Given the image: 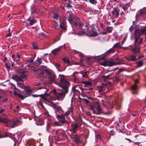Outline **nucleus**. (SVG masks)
Wrapping results in <instances>:
<instances>
[{
  "label": "nucleus",
  "instance_id": "1",
  "mask_svg": "<svg viewBox=\"0 0 146 146\" xmlns=\"http://www.w3.org/2000/svg\"><path fill=\"white\" fill-rule=\"evenodd\" d=\"M68 20L70 22L72 26H75L78 27L80 29H82L80 30H77L75 32V34L79 36L87 35L89 36L90 35V33H88V27L86 25H84L80 19L77 17H75L73 18L72 17L71 15L69 14Z\"/></svg>",
  "mask_w": 146,
  "mask_h": 146
},
{
  "label": "nucleus",
  "instance_id": "2",
  "mask_svg": "<svg viewBox=\"0 0 146 146\" xmlns=\"http://www.w3.org/2000/svg\"><path fill=\"white\" fill-rule=\"evenodd\" d=\"M60 81L59 86L61 88L60 90L61 91V92L57 93L55 90H54L53 93L56 98L58 100H62L68 92L69 85L68 82L66 80L64 75H62L60 76Z\"/></svg>",
  "mask_w": 146,
  "mask_h": 146
},
{
  "label": "nucleus",
  "instance_id": "3",
  "mask_svg": "<svg viewBox=\"0 0 146 146\" xmlns=\"http://www.w3.org/2000/svg\"><path fill=\"white\" fill-rule=\"evenodd\" d=\"M146 32V26L141 27V28L135 29L134 31L135 42L134 48L132 50L133 52L137 54L140 52V45L142 42L143 39L140 38V36Z\"/></svg>",
  "mask_w": 146,
  "mask_h": 146
},
{
  "label": "nucleus",
  "instance_id": "4",
  "mask_svg": "<svg viewBox=\"0 0 146 146\" xmlns=\"http://www.w3.org/2000/svg\"><path fill=\"white\" fill-rule=\"evenodd\" d=\"M124 62V60L122 59H119L118 58L114 60H106L103 62L101 63V64L106 66H112L116 65H121L124 64L123 62Z\"/></svg>",
  "mask_w": 146,
  "mask_h": 146
},
{
  "label": "nucleus",
  "instance_id": "5",
  "mask_svg": "<svg viewBox=\"0 0 146 146\" xmlns=\"http://www.w3.org/2000/svg\"><path fill=\"white\" fill-rule=\"evenodd\" d=\"M56 117L58 120V122H54L53 123V125L54 126H61L64 125L65 124L68 123V121L65 119L62 115H59L56 114Z\"/></svg>",
  "mask_w": 146,
  "mask_h": 146
},
{
  "label": "nucleus",
  "instance_id": "6",
  "mask_svg": "<svg viewBox=\"0 0 146 146\" xmlns=\"http://www.w3.org/2000/svg\"><path fill=\"white\" fill-rule=\"evenodd\" d=\"M90 109L92 110L93 113L99 115L102 112V109L99 104L96 103L94 105H90Z\"/></svg>",
  "mask_w": 146,
  "mask_h": 146
},
{
  "label": "nucleus",
  "instance_id": "7",
  "mask_svg": "<svg viewBox=\"0 0 146 146\" xmlns=\"http://www.w3.org/2000/svg\"><path fill=\"white\" fill-rule=\"evenodd\" d=\"M82 124L80 122H72L70 125V131L73 133H75Z\"/></svg>",
  "mask_w": 146,
  "mask_h": 146
},
{
  "label": "nucleus",
  "instance_id": "8",
  "mask_svg": "<svg viewBox=\"0 0 146 146\" xmlns=\"http://www.w3.org/2000/svg\"><path fill=\"white\" fill-rule=\"evenodd\" d=\"M91 31H90L88 29V33L90 34V35H89V36H93L97 35L98 33H97L98 30V28L96 24H92L91 26Z\"/></svg>",
  "mask_w": 146,
  "mask_h": 146
},
{
  "label": "nucleus",
  "instance_id": "9",
  "mask_svg": "<svg viewBox=\"0 0 146 146\" xmlns=\"http://www.w3.org/2000/svg\"><path fill=\"white\" fill-rule=\"evenodd\" d=\"M32 96L33 97H37L40 96L43 99V100H45L46 101H49L52 99V97L48 94H46L45 93L44 94H41L40 95H37L36 94H33Z\"/></svg>",
  "mask_w": 146,
  "mask_h": 146
},
{
  "label": "nucleus",
  "instance_id": "10",
  "mask_svg": "<svg viewBox=\"0 0 146 146\" xmlns=\"http://www.w3.org/2000/svg\"><path fill=\"white\" fill-rule=\"evenodd\" d=\"M10 120H9L7 116L5 114L1 115L0 117V121L1 123H4L6 124V125L9 126L10 123L9 122Z\"/></svg>",
  "mask_w": 146,
  "mask_h": 146
},
{
  "label": "nucleus",
  "instance_id": "11",
  "mask_svg": "<svg viewBox=\"0 0 146 146\" xmlns=\"http://www.w3.org/2000/svg\"><path fill=\"white\" fill-rule=\"evenodd\" d=\"M48 81L50 84H51L53 82H55L56 76L52 73L48 72Z\"/></svg>",
  "mask_w": 146,
  "mask_h": 146
},
{
  "label": "nucleus",
  "instance_id": "12",
  "mask_svg": "<svg viewBox=\"0 0 146 146\" xmlns=\"http://www.w3.org/2000/svg\"><path fill=\"white\" fill-rule=\"evenodd\" d=\"M9 122L10 123L9 126H11L12 128H14L17 123H20L21 121L19 119H16L13 121L10 120Z\"/></svg>",
  "mask_w": 146,
  "mask_h": 146
},
{
  "label": "nucleus",
  "instance_id": "13",
  "mask_svg": "<svg viewBox=\"0 0 146 146\" xmlns=\"http://www.w3.org/2000/svg\"><path fill=\"white\" fill-rule=\"evenodd\" d=\"M139 81L138 80H137L134 81V84L131 87V88L133 90L132 93L134 94H137V93L136 90L137 89V84L138 83Z\"/></svg>",
  "mask_w": 146,
  "mask_h": 146
},
{
  "label": "nucleus",
  "instance_id": "14",
  "mask_svg": "<svg viewBox=\"0 0 146 146\" xmlns=\"http://www.w3.org/2000/svg\"><path fill=\"white\" fill-rule=\"evenodd\" d=\"M52 107L55 110V112L56 113H57L58 112L60 113V112L63 111V110L61 107L57 106L55 104L53 105Z\"/></svg>",
  "mask_w": 146,
  "mask_h": 146
},
{
  "label": "nucleus",
  "instance_id": "15",
  "mask_svg": "<svg viewBox=\"0 0 146 146\" xmlns=\"http://www.w3.org/2000/svg\"><path fill=\"white\" fill-rule=\"evenodd\" d=\"M119 10L117 8H114L111 12L113 16L116 17H117L119 14Z\"/></svg>",
  "mask_w": 146,
  "mask_h": 146
},
{
  "label": "nucleus",
  "instance_id": "16",
  "mask_svg": "<svg viewBox=\"0 0 146 146\" xmlns=\"http://www.w3.org/2000/svg\"><path fill=\"white\" fill-rule=\"evenodd\" d=\"M146 7H144L141 9H140L138 11L136 15V17L139 16L144 14L146 12Z\"/></svg>",
  "mask_w": 146,
  "mask_h": 146
},
{
  "label": "nucleus",
  "instance_id": "17",
  "mask_svg": "<svg viewBox=\"0 0 146 146\" xmlns=\"http://www.w3.org/2000/svg\"><path fill=\"white\" fill-rule=\"evenodd\" d=\"M72 112V109L70 108L68 111L65 112L64 114H61L60 115H62L64 117L65 119H66L65 116L66 117L67 119H68V116Z\"/></svg>",
  "mask_w": 146,
  "mask_h": 146
},
{
  "label": "nucleus",
  "instance_id": "18",
  "mask_svg": "<svg viewBox=\"0 0 146 146\" xmlns=\"http://www.w3.org/2000/svg\"><path fill=\"white\" fill-rule=\"evenodd\" d=\"M31 90L29 89H26L23 91L22 93L25 96H27V97L30 94L31 92Z\"/></svg>",
  "mask_w": 146,
  "mask_h": 146
},
{
  "label": "nucleus",
  "instance_id": "19",
  "mask_svg": "<svg viewBox=\"0 0 146 146\" xmlns=\"http://www.w3.org/2000/svg\"><path fill=\"white\" fill-rule=\"evenodd\" d=\"M11 78L17 81H19L21 80V79L20 78L19 75H15L13 76Z\"/></svg>",
  "mask_w": 146,
  "mask_h": 146
},
{
  "label": "nucleus",
  "instance_id": "20",
  "mask_svg": "<svg viewBox=\"0 0 146 146\" xmlns=\"http://www.w3.org/2000/svg\"><path fill=\"white\" fill-rule=\"evenodd\" d=\"M115 50L113 48H111L107 51L105 53V55L106 56H108L111 53H113L115 52Z\"/></svg>",
  "mask_w": 146,
  "mask_h": 146
},
{
  "label": "nucleus",
  "instance_id": "21",
  "mask_svg": "<svg viewBox=\"0 0 146 146\" xmlns=\"http://www.w3.org/2000/svg\"><path fill=\"white\" fill-rule=\"evenodd\" d=\"M14 93L15 95L18 96L22 100L24 99L26 97H27V96H23V95L21 94H18L15 91H14Z\"/></svg>",
  "mask_w": 146,
  "mask_h": 146
},
{
  "label": "nucleus",
  "instance_id": "22",
  "mask_svg": "<svg viewBox=\"0 0 146 146\" xmlns=\"http://www.w3.org/2000/svg\"><path fill=\"white\" fill-rule=\"evenodd\" d=\"M82 83L84 84L85 87H88L92 85V83L89 81H82Z\"/></svg>",
  "mask_w": 146,
  "mask_h": 146
},
{
  "label": "nucleus",
  "instance_id": "23",
  "mask_svg": "<svg viewBox=\"0 0 146 146\" xmlns=\"http://www.w3.org/2000/svg\"><path fill=\"white\" fill-rule=\"evenodd\" d=\"M27 21H29V25H33L34 23L36 22V20L35 19H30V18L27 20Z\"/></svg>",
  "mask_w": 146,
  "mask_h": 146
},
{
  "label": "nucleus",
  "instance_id": "24",
  "mask_svg": "<svg viewBox=\"0 0 146 146\" xmlns=\"http://www.w3.org/2000/svg\"><path fill=\"white\" fill-rule=\"evenodd\" d=\"M42 62V59L41 58H37L35 62L34 63L40 65L41 64Z\"/></svg>",
  "mask_w": 146,
  "mask_h": 146
},
{
  "label": "nucleus",
  "instance_id": "25",
  "mask_svg": "<svg viewBox=\"0 0 146 146\" xmlns=\"http://www.w3.org/2000/svg\"><path fill=\"white\" fill-rule=\"evenodd\" d=\"M60 28L62 29L63 30H65L66 27V23L64 22H62L60 25Z\"/></svg>",
  "mask_w": 146,
  "mask_h": 146
},
{
  "label": "nucleus",
  "instance_id": "26",
  "mask_svg": "<svg viewBox=\"0 0 146 146\" xmlns=\"http://www.w3.org/2000/svg\"><path fill=\"white\" fill-rule=\"evenodd\" d=\"M19 77L21 79V81L23 82L26 79V76L24 74H21L19 75Z\"/></svg>",
  "mask_w": 146,
  "mask_h": 146
},
{
  "label": "nucleus",
  "instance_id": "27",
  "mask_svg": "<svg viewBox=\"0 0 146 146\" xmlns=\"http://www.w3.org/2000/svg\"><path fill=\"white\" fill-rule=\"evenodd\" d=\"M136 57V55H131L129 58H127V59L129 61H135V60Z\"/></svg>",
  "mask_w": 146,
  "mask_h": 146
},
{
  "label": "nucleus",
  "instance_id": "28",
  "mask_svg": "<svg viewBox=\"0 0 146 146\" xmlns=\"http://www.w3.org/2000/svg\"><path fill=\"white\" fill-rule=\"evenodd\" d=\"M11 137L10 134L9 133L7 132L4 135H2L0 133V138L7 137Z\"/></svg>",
  "mask_w": 146,
  "mask_h": 146
},
{
  "label": "nucleus",
  "instance_id": "29",
  "mask_svg": "<svg viewBox=\"0 0 146 146\" xmlns=\"http://www.w3.org/2000/svg\"><path fill=\"white\" fill-rule=\"evenodd\" d=\"M137 65L136 66L138 68L141 67L143 65V60H141L138 61L137 62Z\"/></svg>",
  "mask_w": 146,
  "mask_h": 146
},
{
  "label": "nucleus",
  "instance_id": "30",
  "mask_svg": "<svg viewBox=\"0 0 146 146\" xmlns=\"http://www.w3.org/2000/svg\"><path fill=\"white\" fill-rule=\"evenodd\" d=\"M88 71L84 72L83 71H80V73L82 74V76L83 77H86L88 76L87 74Z\"/></svg>",
  "mask_w": 146,
  "mask_h": 146
},
{
  "label": "nucleus",
  "instance_id": "31",
  "mask_svg": "<svg viewBox=\"0 0 146 146\" xmlns=\"http://www.w3.org/2000/svg\"><path fill=\"white\" fill-rule=\"evenodd\" d=\"M44 123V121L42 119H39L38 120V121L36 122V124L37 125H41L43 124Z\"/></svg>",
  "mask_w": 146,
  "mask_h": 146
},
{
  "label": "nucleus",
  "instance_id": "32",
  "mask_svg": "<svg viewBox=\"0 0 146 146\" xmlns=\"http://www.w3.org/2000/svg\"><path fill=\"white\" fill-rule=\"evenodd\" d=\"M135 25L133 24L132 25H131L129 29V31L131 33L132 31L134 30V29L135 28Z\"/></svg>",
  "mask_w": 146,
  "mask_h": 146
},
{
  "label": "nucleus",
  "instance_id": "33",
  "mask_svg": "<svg viewBox=\"0 0 146 146\" xmlns=\"http://www.w3.org/2000/svg\"><path fill=\"white\" fill-rule=\"evenodd\" d=\"M17 86L22 88H24L25 87V86L24 85L23 83H17Z\"/></svg>",
  "mask_w": 146,
  "mask_h": 146
},
{
  "label": "nucleus",
  "instance_id": "34",
  "mask_svg": "<svg viewBox=\"0 0 146 146\" xmlns=\"http://www.w3.org/2000/svg\"><path fill=\"white\" fill-rule=\"evenodd\" d=\"M75 7L81 10L83 8V6L80 4H77L75 6Z\"/></svg>",
  "mask_w": 146,
  "mask_h": 146
},
{
  "label": "nucleus",
  "instance_id": "35",
  "mask_svg": "<svg viewBox=\"0 0 146 146\" xmlns=\"http://www.w3.org/2000/svg\"><path fill=\"white\" fill-rule=\"evenodd\" d=\"M109 76L110 75H107L106 76L105 75L103 76H102V78H103L104 81L105 82H106L108 80Z\"/></svg>",
  "mask_w": 146,
  "mask_h": 146
},
{
  "label": "nucleus",
  "instance_id": "36",
  "mask_svg": "<svg viewBox=\"0 0 146 146\" xmlns=\"http://www.w3.org/2000/svg\"><path fill=\"white\" fill-rule=\"evenodd\" d=\"M32 70L35 73L37 74H39L42 71V69H38L36 70L33 69Z\"/></svg>",
  "mask_w": 146,
  "mask_h": 146
},
{
  "label": "nucleus",
  "instance_id": "37",
  "mask_svg": "<svg viewBox=\"0 0 146 146\" xmlns=\"http://www.w3.org/2000/svg\"><path fill=\"white\" fill-rule=\"evenodd\" d=\"M76 86H73L72 89V92L73 93H75L76 92H79L78 90L76 89Z\"/></svg>",
  "mask_w": 146,
  "mask_h": 146
},
{
  "label": "nucleus",
  "instance_id": "38",
  "mask_svg": "<svg viewBox=\"0 0 146 146\" xmlns=\"http://www.w3.org/2000/svg\"><path fill=\"white\" fill-rule=\"evenodd\" d=\"M113 28L111 27H108L107 29V31L108 33H111L112 31Z\"/></svg>",
  "mask_w": 146,
  "mask_h": 146
},
{
  "label": "nucleus",
  "instance_id": "39",
  "mask_svg": "<svg viewBox=\"0 0 146 146\" xmlns=\"http://www.w3.org/2000/svg\"><path fill=\"white\" fill-rule=\"evenodd\" d=\"M62 60L65 63H66L68 64L70 63V61L68 59H66L65 58H63L62 59Z\"/></svg>",
  "mask_w": 146,
  "mask_h": 146
},
{
  "label": "nucleus",
  "instance_id": "40",
  "mask_svg": "<svg viewBox=\"0 0 146 146\" xmlns=\"http://www.w3.org/2000/svg\"><path fill=\"white\" fill-rule=\"evenodd\" d=\"M50 124L49 123H48L47 125V126H46V131L48 132H49V130H50Z\"/></svg>",
  "mask_w": 146,
  "mask_h": 146
},
{
  "label": "nucleus",
  "instance_id": "41",
  "mask_svg": "<svg viewBox=\"0 0 146 146\" xmlns=\"http://www.w3.org/2000/svg\"><path fill=\"white\" fill-rule=\"evenodd\" d=\"M90 3L93 4H96L97 3V1L96 0H89Z\"/></svg>",
  "mask_w": 146,
  "mask_h": 146
},
{
  "label": "nucleus",
  "instance_id": "42",
  "mask_svg": "<svg viewBox=\"0 0 146 146\" xmlns=\"http://www.w3.org/2000/svg\"><path fill=\"white\" fill-rule=\"evenodd\" d=\"M53 17L54 19H56V20H58L59 17L57 14H54L53 16Z\"/></svg>",
  "mask_w": 146,
  "mask_h": 146
},
{
  "label": "nucleus",
  "instance_id": "43",
  "mask_svg": "<svg viewBox=\"0 0 146 146\" xmlns=\"http://www.w3.org/2000/svg\"><path fill=\"white\" fill-rule=\"evenodd\" d=\"M120 46L119 45V43L117 42L113 46V48H117L118 47H120Z\"/></svg>",
  "mask_w": 146,
  "mask_h": 146
},
{
  "label": "nucleus",
  "instance_id": "44",
  "mask_svg": "<svg viewBox=\"0 0 146 146\" xmlns=\"http://www.w3.org/2000/svg\"><path fill=\"white\" fill-rule=\"evenodd\" d=\"M75 141L77 143H79L80 142V140L78 137H76L75 139Z\"/></svg>",
  "mask_w": 146,
  "mask_h": 146
},
{
  "label": "nucleus",
  "instance_id": "45",
  "mask_svg": "<svg viewBox=\"0 0 146 146\" xmlns=\"http://www.w3.org/2000/svg\"><path fill=\"white\" fill-rule=\"evenodd\" d=\"M54 131V133L57 135H58L59 134L62 133V132L60 130H57Z\"/></svg>",
  "mask_w": 146,
  "mask_h": 146
},
{
  "label": "nucleus",
  "instance_id": "46",
  "mask_svg": "<svg viewBox=\"0 0 146 146\" xmlns=\"http://www.w3.org/2000/svg\"><path fill=\"white\" fill-rule=\"evenodd\" d=\"M129 7V5L128 4H126L125 6L123 7L122 8L123 9L124 11H125V9H127Z\"/></svg>",
  "mask_w": 146,
  "mask_h": 146
},
{
  "label": "nucleus",
  "instance_id": "47",
  "mask_svg": "<svg viewBox=\"0 0 146 146\" xmlns=\"http://www.w3.org/2000/svg\"><path fill=\"white\" fill-rule=\"evenodd\" d=\"M105 89V88L103 87H100V89L99 90V92H101L102 91H104Z\"/></svg>",
  "mask_w": 146,
  "mask_h": 146
},
{
  "label": "nucleus",
  "instance_id": "48",
  "mask_svg": "<svg viewBox=\"0 0 146 146\" xmlns=\"http://www.w3.org/2000/svg\"><path fill=\"white\" fill-rule=\"evenodd\" d=\"M3 92L0 90V99L3 98Z\"/></svg>",
  "mask_w": 146,
  "mask_h": 146
},
{
  "label": "nucleus",
  "instance_id": "49",
  "mask_svg": "<svg viewBox=\"0 0 146 146\" xmlns=\"http://www.w3.org/2000/svg\"><path fill=\"white\" fill-rule=\"evenodd\" d=\"M51 53L53 54L54 55H57V52L54 49V50H52L51 52Z\"/></svg>",
  "mask_w": 146,
  "mask_h": 146
},
{
  "label": "nucleus",
  "instance_id": "50",
  "mask_svg": "<svg viewBox=\"0 0 146 146\" xmlns=\"http://www.w3.org/2000/svg\"><path fill=\"white\" fill-rule=\"evenodd\" d=\"M34 61V60L33 59H29L27 60V61L30 63H32Z\"/></svg>",
  "mask_w": 146,
  "mask_h": 146
},
{
  "label": "nucleus",
  "instance_id": "51",
  "mask_svg": "<svg viewBox=\"0 0 146 146\" xmlns=\"http://www.w3.org/2000/svg\"><path fill=\"white\" fill-rule=\"evenodd\" d=\"M115 133L114 132V131L112 130H111L110 131V135L111 136V135H112V136H113V135H115Z\"/></svg>",
  "mask_w": 146,
  "mask_h": 146
},
{
  "label": "nucleus",
  "instance_id": "52",
  "mask_svg": "<svg viewBox=\"0 0 146 146\" xmlns=\"http://www.w3.org/2000/svg\"><path fill=\"white\" fill-rule=\"evenodd\" d=\"M60 63H56L54 64V65L56 68H58L60 67Z\"/></svg>",
  "mask_w": 146,
  "mask_h": 146
},
{
  "label": "nucleus",
  "instance_id": "53",
  "mask_svg": "<svg viewBox=\"0 0 146 146\" xmlns=\"http://www.w3.org/2000/svg\"><path fill=\"white\" fill-rule=\"evenodd\" d=\"M66 7L69 9L72 8V6L69 3L67 4Z\"/></svg>",
  "mask_w": 146,
  "mask_h": 146
},
{
  "label": "nucleus",
  "instance_id": "54",
  "mask_svg": "<svg viewBox=\"0 0 146 146\" xmlns=\"http://www.w3.org/2000/svg\"><path fill=\"white\" fill-rule=\"evenodd\" d=\"M61 49V47H59L58 48L55 49V50L57 52H59L60 50Z\"/></svg>",
  "mask_w": 146,
  "mask_h": 146
},
{
  "label": "nucleus",
  "instance_id": "55",
  "mask_svg": "<svg viewBox=\"0 0 146 146\" xmlns=\"http://www.w3.org/2000/svg\"><path fill=\"white\" fill-rule=\"evenodd\" d=\"M80 62H77L76 63V64L77 65H82V62L83 61V59L82 58H80Z\"/></svg>",
  "mask_w": 146,
  "mask_h": 146
},
{
  "label": "nucleus",
  "instance_id": "56",
  "mask_svg": "<svg viewBox=\"0 0 146 146\" xmlns=\"http://www.w3.org/2000/svg\"><path fill=\"white\" fill-rule=\"evenodd\" d=\"M41 89H42V91L43 92H45L46 91V89L43 88L42 87H39L37 89V90H39Z\"/></svg>",
  "mask_w": 146,
  "mask_h": 146
},
{
  "label": "nucleus",
  "instance_id": "57",
  "mask_svg": "<svg viewBox=\"0 0 146 146\" xmlns=\"http://www.w3.org/2000/svg\"><path fill=\"white\" fill-rule=\"evenodd\" d=\"M33 48L34 49H36L37 48V46L35 44V43H33Z\"/></svg>",
  "mask_w": 146,
  "mask_h": 146
},
{
  "label": "nucleus",
  "instance_id": "58",
  "mask_svg": "<svg viewBox=\"0 0 146 146\" xmlns=\"http://www.w3.org/2000/svg\"><path fill=\"white\" fill-rule=\"evenodd\" d=\"M83 100L85 102L86 104H88L90 102L86 98L84 99Z\"/></svg>",
  "mask_w": 146,
  "mask_h": 146
},
{
  "label": "nucleus",
  "instance_id": "59",
  "mask_svg": "<svg viewBox=\"0 0 146 146\" xmlns=\"http://www.w3.org/2000/svg\"><path fill=\"white\" fill-rule=\"evenodd\" d=\"M86 113L87 115H88V116H91V114L90 113V112L89 111H86Z\"/></svg>",
  "mask_w": 146,
  "mask_h": 146
},
{
  "label": "nucleus",
  "instance_id": "60",
  "mask_svg": "<svg viewBox=\"0 0 146 146\" xmlns=\"http://www.w3.org/2000/svg\"><path fill=\"white\" fill-rule=\"evenodd\" d=\"M44 34L43 33H41L38 36V38H40L41 36H44Z\"/></svg>",
  "mask_w": 146,
  "mask_h": 146
},
{
  "label": "nucleus",
  "instance_id": "61",
  "mask_svg": "<svg viewBox=\"0 0 146 146\" xmlns=\"http://www.w3.org/2000/svg\"><path fill=\"white\" fill-rule=\"evenodd\" d=\"M91 92L90 91H88L86 92V95L87 96H89Z\"/></svg>",
  "mask_w": 146,
  "mask_h": 146
},
{
  "label": "nucleus",
  "instance_id": "62",
  "mask_svg": "<svg viewBox=\"0 0 146 146\" xmlns=\"http://www.w3.org/2000/svg\"><path fill=\"white\" fill-rule=\"evenodd\" d=\"M17 58H18V59H17L16 60V62H17V61H19V59H20V56H19V55L18 54H17Z\"/></svg>",
  "mask_w": 146,
  "mask_h": 146
},
{
  "label": "nucleus",
  "instance_id": "63",
  "mask_svg": "<svg viewBox=\"0 0 146 146\" xmlns=\"http://www.w3.org/2000/svg\"><path fill=\"white\" fill-rule=\"evenodd\" d=\"M4 110V109L3 108H0V113H2Z\"/></svg>",
  "mask_w": 146,
  "mask_h": 146
},
{
  "label": "nucleus",
  "instance_id": "64",
  "mask_svg": "<svg viewBox=\"0 0 146 146\" xmlns=\"http://www.w3.org/2000/svg\"><path fill=\"white\" fill-rule=\"evenodd\" d=\"M125 140H127V141H129V142H133V141H132L131 140L129 139H128V138H125Z\"/></svg>",
  "mask_w": 146,
  "mask_h": 146
}]
</instances>
